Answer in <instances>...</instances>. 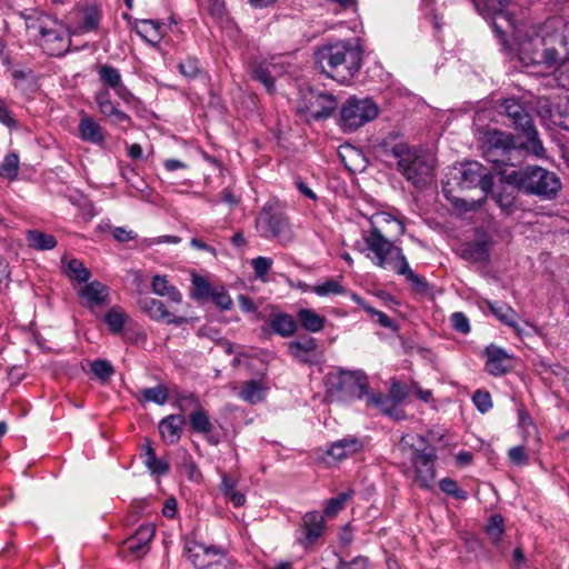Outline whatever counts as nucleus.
I'll use <instances>...</instances> for the list:
<instances>
[{
    "label": "nucleus",
    "instance_id": "1",
    "mask_svg": "<svg viewBox=\"0 0 569 569\" xmlns=\"http://www.w3.org/2000/svg\"><path fill=\"white\" fill-rule=\"evenodd\" d=\"M377 152L386 161L395 159L398 170L415 187L421 188L431 182L436 166L432 153L410 148L395 133L381 140L377 146Z\"/></svg>",
    "mask_w": 569,
    "mask_h": 569
},
{
    "label": "nucleus",
    "instance_id": "2",
    "mask_svg": "<svg viewBox=\"0 0 569 569\" xmlns=\"http://www.w3.org/2000/svg\"><path fill=\"white\" fill-rule=\"evenodd\" d=\"M397 448L401 453L403 473L411 478L416 486L431 489L436 478V448L429 446L427 439L417 433L402 436Z\"/></svg>",
    "mask_w": 569,
    "mask_h": 569
},
{
    "label": "nucleus",
    "instance_id": "3",
    "mask_svg": "<svg viewBox=\"0 0 569 569\" xmlns=\"http://www.w3.org/2000/svg\"><path fill=\"white\" fill-rule=\"evenodd\" d=\"M315 62L323 74L347 84L361 68L362 50L351 41L328 43L315 52Z\"/></svg>",
    "mask_w": 569,
    "mask_h": 569
},
{
    "label": "nucleus",
    "instance_id": "4",
    "mask_svg": "<svg viewBox=\"0 0 569 569\" xmlns=\"http://www.w3.org/2000/svg\"><path fill=\"white\" fill-rule=\"evenodd\" d=\"M499 173L506 183L527 194H535L545 200L556 198L561 189L559 177L542 167L533 166L520 170H502Z\"/></svg>",
    "mask_w": 569,
    "mask_h": 569
},
{
    "label": "nucleus",
    "instance_id": "5",
    "mask_svg": "<svg viewBox=\"0 0 569 569\" xmlns=\"http://www.w3.org/2000/svg\"><path fill=\"white\" fill-rule=\"evenodd\" d=\"M519 137H513L499 130H487L481 138V148L487 161L495 164L498 173L502 171V166L513 167L520 162V153L525 151L519 146Z\"/></svg>",
    "mask_w": 569,
    "mask_h": 569
},
{
    "label": "nucleus",
    "instance_id": "6",
    "mask_svg": "<svg viewBox=\"0 0 569 569\" xmlns=\"http://www.w3.org/2000/svg\"><path fill=\"white\" fill-rule=\"evenodd\" d=\"M499 109L500 113H505L511 120L512 127L518 131L515 137H519V141H521L519 146L526 152L542 158L545 148L532 123V118L525 107L518 100L510 98L503 100Z\"/></svg>",
    "mask_w": 569,
    "mask_h": 569
},
{
    "label": "nucleus",
    "instance_id": "7",
    "mask_svg": "<svg viewBox=\"0 0 569 569\" xmlns=\"http://www.w3.org/2000/svg\"><path fill=\"white\" fill-rule=\"evenodd\" d=\"M363 241L370 251L368 257L380 268L395 271L406 259L402 250L387 239L373 220L371 221V230L363 237Z\"/></svg>",
    "mask_w": 569,
    "mask_h": 569
},
{
    "label": "nucleus",
    "instance_id": "8",
    "mask_svg": "<svg viewBox=\"0 0 569 569\" xmlns=\"http://www.w3.org/2000/svg\"><path fill=\"white\" fill-rule=\"evenodd\" d=\"M256 224L263 237H270L281 246H288L295 239L288 217L273 203H267L262 208L257 217Z\"/></svg>",
    "mask_w": 569,
    "mask_h": 569
},
{
    "label": "nucleus",
    "instance_id": "9",
    "mask_svg": "<svg viewBox=\"0 0 569 569\" xmlns=\"http://www.w3.org/2000/svg\"><path fill=\"white\" fill-rule=\"evenodd\" d=\"M378 114L379 108L372 99L350 97L340 109V127L345 132H353Z\"/></svg>",
    "mask_w": 569,
    "mask_h": 569
},
{
    "label": "nucleus",
    "instance_id": "10",
    "mask_svg": "<svg viewBox=\"0 0 569 569\" xmlns=\"http://www.w3.org/2000/svg\"><path fill=\"white\" fill-rule=\"evenodd\" d=\"M186 551L197 569H234L233 562L220 547L192 541L186 546Z\"/></svg>",
    "mask_w": 569,
    "mask_h": 569
},
{
    "label": "nucleus",
    "instance_id": "11",
    "mask_svg": "<svg viewBox=\"0 0 569 569\" xmlns=\"http://www.w3.org/2000/svg\"><path fill=\"white\" fill-rule=\"evenodd\" d=\"M459 173L458 184L462 189L479 187L485 193L493 187V176L478 161H468L457 169Z\"/></svg>",
    "mask_w": 569,
    "mask_h": 569
},
{
    "label": "nucleus",
    "instance_id": "12",
    "mask_svg": "<svg viewBox=\"0 0 569 569\" xmlns=\"http://www.w3.org/2000/svg\"><path fill=\"white\" fill-rule=\"evenodd\" d=\"M333 386L346 399H362L369 395L368 378L362 371L340 370Z\"/></svg>",
    "mask_w": 569,
    "mask_h": 569
},
{
    "label": "nucleus",
    "instance_id": "13",
    "mask_svg": "<svg viewBox=\"0 0 569 569\" xmlns=\"http://www.w3.org/2000/svg\"><path fill=\"white\" fill-rule=\"evenodd\" d=\"M178 405L181 411L193 407L194 410L189 415V422L191 429L201 435H208L212 431L213 425L209 419L207 411L200 406L198 398L194 395L180 397Z\"/></svg>",
    "mask_w": 569,
    "mask_h": 569
},
{
    "label": "nucleus",
    "instance_id": "14",
    "mask_svg": "<svg viewBox=\"0 0 569 569\" xmlns=\"http://www.w3.org/2000/svg\"><path fill=\"white\" fill-rule=\"evenodd\" d=\"M138 305L140 309L153 320L166 321L167 323L174 325H181L186 322V318L176 317L169 312L164 303L160 300L150 297H142L139 299Z\"/></svg>",
    "mask_w": 569,
    "mask_h": 569
},
{
    "label": "nucleus",
    "instance_id": "15",
    "mask_svg": "<svg viewBox=\"0 0 569 569\" xmlns=\"http://www.w3.org/2000/svg\"><path fill=\"white\" fill-rule=\"evenodd\" d=\"M94 101L100 113L112 123L122 124L131 122V118L111 100L110 92L107 89L99 90L94 96Z\"/></svg>",
    "mask_w": 569,
    "mask_h": 569
},
{
    "label": "nucleus",
    "instance_id": "16",
    "mask_svg": "<svg viewBox=\"0 0 569 569\" xmlns=\"http://www.w3.org/2000/svg\"><path fill=\"white\" fill-rule=\"evenodd\" d=\"M154 532L156 529L152 525H142L134 535L124 540L123 545L131 555L140 558L149 551V543Z\"/></svg>",
    "mask_w": 569,
    "mask_h": 569
},
{
    "label": "nucleus",
    "instance_id": "17",
    "mask_svg": "<svg viewBox=\"0 0 569 569\" xmlns=\"http://www.w3.org/2000/svg\"><path fill=\"white\" fill-rule=\"evenodd\" d=\"M251 77L263 84L268 92L274 90V80L282 73V67L272 62L254 61L250 64Z\"/></svg>",
    "mask_w": 569,
    "mask_h": 569
},
{
    "label": "nucleus",
    "instance_id": "18",
    "mask_svg": "<svg viewBox=\"0 0 569 569\" xmlns=\"http://www.w3.org/2000/svg\"><path fill=\"white\" fill-rule=\"evenodd\" d=\"M302 527L305 530V539L301 543L308 547L315 543L325 531V519L318 511H310L303 516Z\"/></svg>",
    "mask_w": 569,
    "mask_h": 569
},
{
    "label": "nucleus",
    "instance_id": "19",
    "mask_svg": "<svg viewBox=\"0 0 569 569\" xmlns=\"http://www.w3.org/2000/svg\"><path fill=\"white\" fill-rule=\"evenodd\" d=\"M486 370L492 376H502L511 367L508 353L496 346H489L486 349Z\"/></svg>",
    "mask_w": 569,
    "mask_h": 569
},
{
    "label": "nucleus",
    "instance_id": "20",
    "mask_svg": "<svg viewBox=\"0 0 569 569\" xmlns=\"http://www.w3.org/2000/svg\"><path fill=\"white\" fill-rule=\"evenodd\" d=\"M81 299L89 308L100 307L108 301V287L100 281H91L79 290Z\"/></svg>",
    "mask_w": 569,
    "mask_h": 569
},
{
    "label": "nucleus",
    "instance_id": "21",
    "mask_svg": "<svg viewBox=\"0 0 569 569\" xmlns=\"http://www.w3.org/2000/svg\"><path fill=\"white\" fill-rule=\"evenodd\" d=\"M183 425L184 417L182 415H170L160 420L158 428L162 439L174 445L181 438Z\"/></svg>",
    "mask_w": 569,
    "mask_h": 569
},
{
    "label": "nucleus",
    "instance_id": "22",
    "mask_svg": "<svg viewBox=\"0 0 569 569\" xmlns=\"http://www.w3.org/2000/svg\"><path fill=\"white\" fill-rule=\"evenodd\" d=\"M288 349L290 355L300 362L310 363L315 359L317 342L312 337L303 336L289 342Z\"/></svg>",
    "mask_w": 569,
    "mask_h": 569
},
{
    "label": "nucleus",
    "instance_id": "23",
    "mask_svg": "<svg viewBox=\"0 0 569 569\" xmlns=\"http://www.w3.org/2000/svg\"><path fill=\"white\" fill-rule=\"evenodd\" d=\"M363 445L357 437H348L333 442L327 450L328 456L335 460H343L361 451Z\"/></svg>",
    "mask_w": 569,
    "mask_h": 569
},
{
    "label": "nucleus",
    "instance_id": "24",
    "mask_svg": "<svg viewBox=\"0 0 569 569\" xmlns=\"http://www.w3.org/2000/svg\"><path fill=\"white\" fill-rule=\"evenodd\" d=\"M134 30L146 42L152 46L158 44L163 37V24L158 20H138Z\"/></svg>",
    "mask_w": 569,
    "mask_h": 569
},
{
    "label": "nucleus",
    "instance_id": "25",
    "mask_svg": "<svg viewBox=\"0 0 569 569\" xmlns=\"http://www.w3.org/2000/svg\"><path fill=\"white\" fill-rule=\"evenodd\" d=\"M78 130L81 139L84 141L96 144L102 143L104 141V132L102 127L88 114H83L81 117Z\"/></svg>",
    "mask_w": 569,
    "mask_h": 569
},
{
    "label": "nucleus",
    "instance_id": "26",
    "mask_svg": "<svg viewBox=\"0 0 569 569\" xmlns=\"http://www.w3.org/2000/svg\"><path fill=\"white\" fill-rule=\"evenodd\" d=\"M311 116L316 120L327 119L332 116L337 109V100L332 94L320 93L312 103Z\"/></svg>",
    "mask_w": 569,
    "mask_h": 569
},
{
    "label": "nucleus",
    "instance_id": "27",
    "mask_svg": "<svg viewBox=\"0 0 569 569\" xmlns=\"http://www.w3.org/2000/svg\"><path fill=\"white\" fill-rule=\"evenodd\" d=\"M486 533L489 537L490 541L497 547L498 551L501 553H505L506 552V548L503 547L505 525H503V518L500 515H493L489 518V521L486 526Z\"/></svg>",
    "mask_w": 569,
    "mask_h": 569
},
{
    "label": "nucleus",
    "instance_id": "28",
    "mask_svg": "<svg viewBox=\"0 0 569 569\" xmlns=\"http://www.w3.org/2000/svg\"><path fill=\"white\" fill-rule=\"evenodd\" d=\"M151 288L153 293L161 297H168L174 303H180L182 300V296L179 290L176 287L169 284L164 276H154L152 278Z\"/></svg>",
    "mask_w": 569,
    "mask_h": 569
},
{
    "label": "nucleus",
    "instance_id": "29",
    "mask_svg": "<svg viewBox=\"0 0 569 569\" xmlns=\"http://www.w3.org/2000/svg\"><path fill=\"white\" fill-rule=\"evenodd\" d=\"M267 387L258 380L247 381L239 393V397L251 405L261 402L264 399Z\"/></svg>",
    "mask_w": 569,
    "mask_h": 569
},
{
    "label": "nucleus",
    "instance_id": "30",
    "mask_svg": "<svg viewBox=\"0 0 569 569\" xmlns=\"http://www.w3.org/2000/svg\"><path fill=\"white\" fill-rule=\"evenodd\" d=\"M27 241L29 247L41 251L51 250L57 246V240L52 234L39 230H29Z\"/></svg>",
    "mask_w": 569,
    "mask_h": 569
},
{
    "label": "nucleus",
    "instance_id": "31",
    "mask_svg": "<svg viewBox=\"0 0 569 569\" xmlns=\"http://www.w3.org/2000/svg\"><path fill=\"white\" fill-rule=\"evenodd\" d=\"M462 258L471 262H486L489 260V244L486 241H477L468 243L463 251Z\"/></svg>",
    "mask_w": 569,
    "mask_h": 569
},
{
    "label": "nucleus",
    "instance_id": "32",
    "mask_svg": "<svg viewBox=\"0 0 569 569\" xmlns=\"http://www.w3.org/2000/svg\"><path fill=\"white\" fill-rule=\"evenodd\" d=\"M272 330L281 337H291L297 330V323L292 316L280 313L270 322Z\"/></svg>",
    "mask_w": 569,
    "mask_h": 569
},
{
    "label": "nucleus",
    "instance_id": "33",
    "mask_svg": "<svg viewBox=\"0 0 569 569\" xmlns=\"http://www.w3.org/2000/svg\"><path fill=\"white\" fill-rule=\"evenodd\" d=\"M298 319L301 326L311 332H319L323 329L325 319L311 309H300Z\"/></svg>",
    "mask_w": 569,
    "mask_h": 569
},
{
    "label": "nucleus",
    "instance_id": "34",
    "mask_svg": "<svg viewBox=\"0 0 569 569\" xmlns=\"http://www.w3.org/2000/svg\"><path fill=\"white\" fill-rule=\"evenodd\" d=\"M395 272H397L398 274L405 276L407 278V280L411 282V284L415 287V289L418 292L425 293L428 291V282H427L426 278L413 272L410 269L407 259H403L402 263H400L399 267L396 268Z\"/></svg>",
    "mask_w": 569,
    "mask_h": 569
},
{
    "label": "nucleus",
    "instance_id": "35",
    "mask_svg": "<svg viewBox=\"0 0 569 569\" xmlns=\"http://www.w3.org/2000/svg\"><path fill=\"white\" fill-rule=\"evenodd\" d=\"M127 319V313L118 307L111 308L104 317V321L112 333L121 332Z\"/></svg>",
    "mask_w": 569,
    "mask_h": 569
},
{
    "label": "nucleus",
    "instance_id": "36",
    "mask_svg": "<svg viewBox=\"0 0 569 569\" xmlns=\"http://www.w3.org/2000/svg\"><path fill=\"white\" fill-rule=\"evenodd\" d=\"M486 303H487L489 310L500 321H502L503 323H506L510 327H516V323L513 321L515 311L509 306H507L503 302H492V301H487Z\"/></svg>",
    "mask_w": 569,
    "mask_h": 569
},
{
    "label": "nucleus",
    "instance_id": "37",
    "mask_svg": "<svg viewBox=\"0 0 569 569\" xmlns=\"http://www.w3.org/2000/svg\"><path fill=\"white\" fill-rule=\"evenodd\" d=\"M499 4V11L496 13L493 18V28L499 33L502 34L506 32L503 23L513 28V19L510 13L506 12L505 9L510 4L511 0H497Z\"/></svg>",
    "mask_w": 569,
    "mask_h": 569
},
{
    "label": "nucleus",
    "instance_id": "38",
    "mask_svg": "<svg viewBox=\"0 0 569 569\" xmlns=\"http://www.w3.org/2000/svg\"><path fill=\"white\" fill-rule=\"evenodd\" d=\"M141 400L147 402H154L157 405H164L168 400V391L164 386H157L153 388H143L140 390Z\"/></svg>",
    "mask_w": 569,
    "mask_h": 569
},
{
    "label": "nucleus",
    "instance_id": "39",
    "mask_svg": "<svg viewBox=\"0 0 569 569\" xmlns=\"http://www.w3.org/2000/svg\"><path fill=\"white\" fill-rule=\"evenodd\" d=\"M98 74L99 79L111 89L116 88L122 82L119 70L108 64L100 66L98 69Z\"/></svg>",
    "mask_w": 569,
    "mask_h": 569
},
{
    "label": "nucleus",
    "instance_id": "40",
    "mask_svg": "<svg viewBox=\"0 0 569 569\" xmlns=\"http://www.w3.org/2000/svg\"><path fill=\"white\" fill-rule=\"evenodd\" d=\"M19 158L16 153L7 154L0 164V177L14 180L18 176Z\"/></svg>",
    "mask_w": 569,
    "mask_h": 569
},
{
    "label": "nucleus",
    "instance_id": "41",
    "mask_svg": "<svg viewBox=\"0 0 569 569\" xmlns=\"http://www.w3.org/2000/svg\"><path fill=\"white\" fill-rule=\"evenodd\" d=\"M353 490H348L338 495L337 497L330 498L327 501L325 513L328 517H335L339 511H341L346 505V502L352 497Z\"/></svg>",
    "mask_w": 569,
    "mask_h": 569
},
{
    "label": "nucleus",
    "instance_id": "42",
    "mask_svg": "<svg viewBox=\"0 0 569 569\" xmlns=\"http://www.w3.org/2000/svg\"><path fill=\"white\" fill-rule=\"evenodd\" d=\"M317 296L343 295L346 289L336 280L328 279L323 283L313 286L311 289Z\"/></svg>",
    "mask_w": 569,
    "mask_h": 569
},
{
    "label": "nucleus",
    "instance_id": "43",
    "mask_svg": "<svg viewBox=\"0 0 569 569\" xmlns=\"http://www.w3.org/2000/svg\"><path fill=\"white\" fill-rule=\"evenodd\" d=\"M90 368L92 373L102 382L109 380L114 372L111 363L102 359L92 361Z\"/></svg>",
    "mask_w": 569,
    "mask_h": 569
},
{
    "label": "nucleus",
    "instance_id": "44",
    "mask_svg": "<svg viewBox=\"0 0 569 569\" xmlns=\"http://www.w3.org/2000/svg\"><path fill=\"white\" fill-rule=\"evenodd\" d=\"M439 488L442 492L458 499L466 500L468 498V493L458 487V483L451 478H443L439 482Z\"/></svg>",
    "mask_w": 569,
    "mask_h": 569
},
{
    "label": "nucleus",
    "instance_id": "45",
    "mask_svg": "<svg viewBox=\"0 0 569 569\" xmlns=\"http://www.w3.org/2000/svg\"><path fill=\"white\" fill-rule=\"evenodd\" d=\"M335 569H369V558L365 556H357L350 561H346L336 556Z\"/></svg>",
    "mask_w": 569,
    "mask_h": 569
},
{
    "label": "nucleus",
    "instance_id": "46",
    "mask_svg": "<svg viewBox=\"0 0 569 569\" xmlns=\"http://www.w3.org/2000/svg\"><path fill=\"white\" fill-rule=\"evenodd\" d=\"M68 276L78 281L86 282L90 278V271L78 259H71L68 263Z\"/></svg>",
    "mask_w": 569,
    "mask_h": 569
},
{
    "label": "nucleus",
    "instance_id": "47",
    "mask_svg": "<svg viewBox=\"0 0 569 569\" xmlns=\"http://www.w3.org/2000/svg\"><path fill=\"white\" fill-rule=\"evenodd\" d=\"M368 396V401L387 415H391L392 409H396L389 396L380 392Z\"/></svg>",
    "mask_w": 569,
    "mask_h": 569
},
{
    "label": "nucleus",
    "instance_id": "48",
    "mask_svg": "<svg viewBox=\"0 0 569 569\" xmlns=\"http://www.w3.org/2000/svg\"><path fill=\"white\" fill-rule=\"evenodd\" d=\"M559 87L569 89V57L565 58L553 71Z\"/></svg>",
    "mask_w": 569,
    "mask_h": 569
},
{
    "label": "nucleus",
    "instance_id": "49",
    "mask_svg": "<svg viewBox=\"0 0 569 569\" xmlns=\"http://www.w3.org/2000/svg\"><path fill=\"white\" fill-rule=\"evenodd\" d=\"M192 298L201 299L210 293V284L209 282L201 276L192 274Z\"/></svg>",
    "mask_w": 569,
    "mask_h": 569
},
{
    "label": "nucleus",
    "instance_id": "50",
    "mask_svg": "<svg viewBox=\"0 0 569 569\" xmlns=\"http://www.w3.org/2000/svg\"><path fill=\"white\" fill-rule=\"evenodd\" d=\"M254 274L259 279H263L272 267V259L267 257H258L251 260Z\"/></svg>",
    "mask_w": 569,
    "mask_h": 569
},
{
    "label": "nucleus",
    "instance_id": "51",
    "mask_svg": "<svg viewBox=\"0 0 569 569\" xmlns=\"http://www.w3.org/2000/svg\"><path fill=\"white\" fill-rule=\"evenodd\" d=\"M179 71L187 78H194L199 71V61L196 58H187L184 61L178 64Z\"/></svg>",
    "mask_w": 569,
    "mask_h": 569
},
{
    "label": "nucleus",
    "instance_id": "52",
    "mask_svg": "<svg viewBox=\"0 0 569 569\" xmlns=\"http://www.w3.org/2000/svg\"><path fill=\"white\" fill-rule=\"evenodd\" d=\"M472 401L482 413L487 412L492 407L491 396L488 391L477 390L472 397Z\"/></svg>",
    "mask_w": 569,
    "mask_h": 569
},
{
    "label": "nucleus",
    "instance_id": "53",
    "mask_svg": "<svg viewBox=\"0 0 569 569\" xmlns=\"http://www.w3.org/2000/svg\"><path fill=\"white\" fill-rule=\"evenodd\" d=\"M144 465L148 470L153 475H166L169 471V462L164 459L151 458V460H144Z\"/></svg>",
    "mask_w": 569,
    "mask_h": 569
},
{
    "label": "nucleus",
    "instance_id": "54",
    "mask_svg": "<svg viewBox=\"0 0 569 569\" xmlns=\"http://www.w3.org/2000/svg\"><path fill=\"white\" fill-rule=\"evenodd\" d=\"M409 395L407 386L400 382H393L389 390V397L396 407L397 403L403 401Z\"/></svg>",
    "mask_w": 569,
    "mask_h": 569
},
{
    "label": "nucleus",
    "instance_id": "55",
    "mask_svg": "<svg viewBox=\"0 0 569 569\" xmlns=\"http://www.w3.org/2000/svg\"><path fill=\"white\" fill-rule=\"evenodd\" d=\"M452 328L460 333H468L470 331V325L467 316L463 312L457 311L451 316Z\"/></svg>",
    "mask_w": 569,
    "mask_h": 569
},
{
    "label": "nucleus",
    "instance_id": "56",
    "mask_svg": "<svg viewBox=\"0 0 569 569\" xmlns=\"http://www.w3.org/2000/svg\"><path fill=\"white\" fill-rule=\"evenodd\" d=\"M509 460L511 463L516 466H523L528 462V456L526 453L525 447L516 446L509 450Z\"/></svg>",
    "mask_w": 569,
    "mask_h": 569
},
{
    "label": "nucleus",
    "instance_id": "57",
    "mask_svg": "<svg viewBox=\"0 0 569 569\" xmlns=\"http://www.w3.org/2000/svg\"><path fill=\"white\" fill-rule=\"evenodd\" d=\"M363 309L371 316L376 317L379 325L383 328H393V320L383 313L382 311L376 310L370 306H363Z\"/></svg>",
    "mask_w": 569,
    "mask_h": 569
},
{
    "label": "nucleus",
    "instance_id": "58",
    "mask_svg": "<svg viewBox=\"0 0 569 569\" xmlns=\"http://www.w3.org/2000/svg\"><path fill=\"white\" fill-rule=\"evenodd\" d=\"M214 302L224 310H229L232 306V300L226 291L216 292L212 295Z\"/></svg>",
    "mask_w": 569,
    "mask_h": 569
},
{
    "label": "nucleus",
    "instance_id": "59",
    "mask_svg": "<svg viewBox=\"0 0 569 569\" xmlns=\"http://www.w3.org/2000/svg\"><path fill=\"white\" fill-rule=\"evenodd\" d=\"M237 481L236 479L223 475L221 479V492L227 497L229 493L233 492L236 490Z\"/></svg>",
    "mask_w": 569,
    "mask_h": 569
},
{
    "label": "nucleus",
    "instance_id": "60",
    "mask_svg": "<svg viewBox=\"0 0 569 569\" xmlns=\"http://www.w3.org/2000/svg\"><path fill=\"white\" fill-rule=\"evenodd\" d=\"M99 24V17L96 12H87L86 16H84V20H83V29L89 31V30H94Z\"/></svg>",
    "mask_w": 569,
    "mask_h": 569
},
{
    "label": "nucleus",
    "instance_id": "61",
    "mask_svg": "<svg viewBox=\"0 0 569 569\" xmlns=\"http://www.w3.org/2000/svg\"><path fill=\"white\" fill-rule=\"evenodd\" d=\"M113 237L120 242H127L134 239L133 231L126 230L124 228L118 227L113 230Z\"/></svg>",
    "mask_w": 569,
    "mask_h": 569
},
{
    "label": "nucleus",
    "instance_id": "62",
    "mask_svg": "<svg viewBox=\"0 0 569 569\" xmlns=\"http://www.w3.org/2000/svg\"><path fill=\"white\" fill-rule=\"evenodd\" d=\"M0 122L7 127H13L16 124V121L11 117L10 111L3 104L1 99H0Z\"/></svg>",
    "mask_w": 569,
    "mask_h": 569
},
{
    "label": "nucleus",
    "instance_id": "63",
    "mask_svg": "<svg viewBox=\"0 0 569 569\" xmlns=\"http://www.w3.org/2000/svg\"><path fill=\"white\" fill-rule=\"evenodd\" d=\"M238 303L244 312H254L257 310L254 303L248 296H238Z\"/></svg>",
    "mask_w": 569,
    "mask_h": 569
},
{
    "label": "nucleus",
    "instance_id": "64",
    "mask_svg": "<svg viewBox=\"0 0 569 569\" xmlns=\"http://www.w3.org/2000/svg\"><path fill=\"white\" fill-rule=\"evenodd\" d=\"M113 90H114L116 94L127 103H129L133 98L132 93L129 91V89L122 82L119 86H117L116 88H113Z\"/></svg>",
    "mask_w": 569,
    "mask_h": 569
}]
</instances>
